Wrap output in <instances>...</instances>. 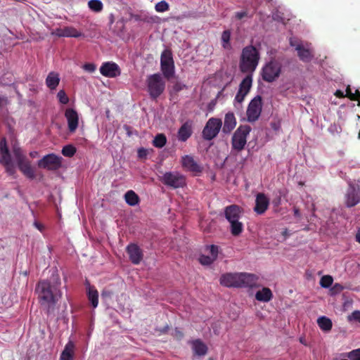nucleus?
Wrapping results in <instances>:
<instances>
[{
  "label": "nucleus",
  "instance_id": "1",
  "mask_svg": "<svg viewBox=\"0 0 360 360\" xmlns=\"http://www.w3.org/2000/svg\"><path fill=\"white\" fill-rule=\"evenodd\" d=\"M60 281L56 278L53 281L42 280L36 285L35 292L37 294L40 305L48 314L53 313L56 305L61 298Z\"/></svg>",
  "mask_w": 360,
  "mask_h": 360
},
{
  "label": "nucleus",
  "instance_id": "2",
  "mask_svg": "<svg viewBox=\"0 0 360 360\" xmlns=\"http://www.w3.org/2000/svg\"><path fill=\"white\" fill-rule=\"evenodd\" d=\"M259 59V52L254 46L249 45L244 47L240 58V70L252 75L257 69Z\"/></svg>",
  "mask_w": 360,
  "mask_h": 360
},
{
  "label": "nucleus",
  "instance_id": "3",
  "mask_svg": "<svg viewBox=\"0 0 360 360\" xmlns=\"http://www.w3.org/2000/svg\"><path fill=\"white\" fill-rule=\"evenodd\" d=\"M283 65L280 58L271 57L262 66L260 75L262 79L268 83L276 82L281 75Z\"/></svg>",
  "mask_w": 360,
  "mask_h": 360
},
{
  "label": "nucleus",
  "instance_id": "4",
  "mask_svg": "<svg viewBox=\"0 0 360 360\" xmlns=\"http://www.w3.org/2000/svg\"><path fill=\"white\" fill-rule=\"evenodd\" d=\"M242 209L236 205L224 208V217L230 224V231L234 236H239L243 231V224L239 220L242 215Z\"/></svg>",
  "mask_w": 360,
  "mask_h": 360
},
{
  "label": "nucleus",
  "instance_id": "5",
  "mask_svg": "<svg viewBox=\"0 0 360 360\" xmlns=\"http://www.w3.org/2000/svg\"><path fill=\"white\" fill-rule=\"evenodd\" d=\"M146 85L150 97L158 98L165 89V81L160 73L150 75L146 79Z\"/></svg>",
  "mask_w": 360,
  "mask_h": 360
},
{
  "label": "nucleus",
  "instance_id": "6",
  "mask_svg": "<svg viewBox=\"0 0 360 360\" xmlns=\"http://www.w3.org/2000/svg\"><path fill=\"white\" fill-rule=\"evenodd\" d=\"M251 131L249 125H240L233 133L231 138L232 148L238 152L244 149L247 143V138Z\"/></svg>",
  "mask_w": 360,
  "mask_h": 360
},
{
  "label": "nucleus",
  "instance_id": "7",
  "mask_svg": "<svg viewBox=\"0 0 360 360\" xmlns=\"http://www.w3.org/2000/svg\"><path fill=\"white\" fill-rule=\"evenodd\" d=\"M160 70L164 77L169 79L174 76L175 65L170 50L165 49L160 56Z\"/></svg>",
  "mask_w": 360,
  "mask_h": 360
},
{
  "label": "nucleus",
  "instance_id": "8",
  "mask_svg": "<svg viewBox=\"0 0 360 360\" xmlns=\"http://www.w3.org/2000/svg\"><path fill=\"white\" fill-rule=\"evenodd\" d=\"M160 181L165 186L173 188H183L186 184L185 176L176 171L165 172L160 178Z\"/></svg>",
  "mask_w": 360,
  "mask_h": 360
},
{
  "label": "nucleus",
  "instance_id": "9",
  "mask_svg": "<svg viewBox=\"0 0 360 360\" xmlns=\"http://www.w3.org/2000/svg\"><path fill=\"white\" fill-rule=\"evenodd\" d=\"M262 110V99L261 96L254 97L248 104L246 110L245 120L249 122H255L259 118Z\"/></svg>",
  "mask_w": 360,
  "mask_h": 360
},
{
  "label": "nucleus",
  "instance_id": "10",
  "mask_svg": "<svg viewBox=\"0 0 360 360\" xmlns=\"http://www.w3.org/2000/svg\"><path fill=\"white\" fill-rule=\"evenodd\" d=\"M222 127L221 120L216 117L210 118L205 124L202 131V138L206 141H211L219 134Z\"/></svg>",
  "mask_w": 360,
  "mask_h": 360
},
{
  "label": "nucleus",
  "instance_id": "11",
  "mask_svg": "<svg viewBox=\"0 0 360 360\" xmlns=\"http://www.w3.org/2000/svg\"><path fill=\"white\" fill-rule=\"evenodd\" d=\"M290 45L295 47L297 52L300 59L305 63L309 62L314 57L313 49L310 44L308 43H298L293 39H290Z\"/></svg>",
  "mask_w": 360,
  "mask_h": 360
},
{
  "label": "nucleus",
  "instance_id": "12",
  "mask_svg": "<svg viewBox=\"0 0 360 360\" xmlns=\"http://www.w3.org/2000/svg\"><path fill=\"white\" fill-rule=\"evenodd\" d=\"M62 160L60 156L50 153L38 161V166L48 170H57L62 166Z\"/></svg>",
  "mask_w": 360,
  "mask_h": 360
},
{
  "label": "nucleus",
  "instance_id": "13",
  "mask_svg": "<svg viewBox=\"0 0 360 360\" xmlns=\"http://www.w3.org/2000/svg\"><path fill=\"white\" fill-rule=\"evenodd\" d=\"M0 162L5 165L6 172L10 175H13L15 173V169L11 161L5 138L2 139L0 141Z\"/></svg>",
  "mask_w": 360,
  "mask_h": 360
},
{
  "label": "nucleus",
  "instance_id": "14",
  "mask_svg": "<svg viewBox=\"0 0 360 360\" xmlns=\"http://www.w3.org/2000/svg\"><path fill=\"white\" fill-rule=\"evenodd\" d=\"M360 202V181L349 184L346 194V205L348 207H353Z\"/></svg>",
  "mask_w": 360,
  "mask_h": 360
},
{
  "label": "nucleus",
  "instance_id": "15",
  "mask_svg": "<svg viewBox=\"0 0 360 360\" xmlns=\"http://www.w3.org/2000/svg\"><path fill=\"white\" fill-rule=\"evenodd\" d=\"M252 84V75H248L240 82L238 91L235 96L234 101L243 102L245 96L249 93Z\"/></svg>",
  "mask_w": 360,
  "mask_h": 360
},
{
  "label": "nucleus",
  "instance_id": "16",
  "mask_svg": "<svg viewBox=\"0 0 360 360\" xmlns=\"http://www.w3.org/2000/svg\"><path fill=\"white\" fill-rule=\"evenodd\" d=\"M101 74L106 77L114 78L120 76L121 70L117 64L114 62H105L100 68Z\"/></svg>",
  "mask_w": 360,
  "mask_h": 360
},
{
  "label": "nucleus",
  "instance_id": "17",
  "mask_svg": "<svg viewBox=\"0 0 360 360\" xmlns=\"http://www.w3.org/2000/svg\"><path fill=\"white\" fill-rule=\"evenodd\" d=\"M65 117L68 122L69 131L74 133L79 125V115L77 112L72 108H68L65 111Z\"/></svg>",
  "mask_w": 360,
  "mask_h": 360
},
{
  "label": "nucleus",
  "instance_id": "18",
  "mask_svg": "<svg viewBox=\"0 0 360 360\" xmlns=\"http://www.w3.org/2000/svg\"><path fill=\"white\" fill-rule=\"evenodd\" d=\"M126 251L132 264H139L143 259V254L139 246L135 243H130L126 248Z\"/></svg>",
  "mask_w": 360,
  "mask_h": 360
},
{
  "label": "nucleus",
  "instance_id": "19",
  "mask_svg": "<svg viewBox=\"0 0 360 360\" xmlns=\"http://www.w3.org/2000/svg\"><path fill=\"white\" fill-rule=\"evenodd\" d=\"M258 276L250 273H239L238 288H255L258 283Z\"/></svg>",
  "mask_w": 360,
  "mask_h": 360
},
{
  "label": "nucleus",
  "instance_id": "20",
  "mask_svg": "<svg viewBox=\"0 0 360 360\" xmlns=\"http://www.w3.org/2000/svg\"><path fill=\"white\" fill-rule=\"evenodd\" d=\"M193 122L191 120H186L179 127L177 131V139L180 142H186L193 134Z\"/></svg>",
  "mask_w": 360,
  "mask_h": 360
},
{
  "label": "nucleus",
  "instance_id": "21",
  "mask_svg": "<svg viewBox=\"0 0 360 360\" xmlns=\"http://www.w3.org/2000/svg\"><path fill=\"white\" fill-rule=\"evenodd\" d=\"M181 165L184 169L193 173H200L202 167L194 160L193 157L189 155H186L181 157Z\"/></svg>",
  "mask_w": 360,
  "mask_h": 360
},
{
  "label": "nucleus",
  "instance_id": "22",
  "mask_svg": "<svg viewBox=\"0 0 360 360\" xmlns=\"http://www.w3.org/2000/svg\"><path fill=\"white\" fill-rule=\"evenodd\" d=\"M269 198L262 193H257L256 195L255 206L254 207V211L257 214H262L266 211V210L269 207Z\"/></svg>",
  "mask_w": 360,
  "mask_h": 360
},
{
  "label": "nucleus",
  "instance_id": "23",
  "mask_svg": "<svg viewBox=\"0 0 360 360\" xmlns=\"http://www.w3.org/2000/svg\"><path fill=\"white\" fill-rule=\"evenodd\" d=\"M239 273H228L220 277L221 285L228 288H238Z\"/></svg>",
  "mask_w": 360,
  "mask_h": 360
},
{
  "label": "nucleus",
  "instance_id": "24",
  "mask_svg": "<svg viewBox=\"0 0 360 360\" xmlns=\"http://www.w3.org/2000/svg\"><path fill=\"white\" fill-rule=\"evenodd\" d=\"M53 34L59 37H75L77 38L82 36V33L73 27H65L55 30Z\"/></svg>",
  "mask_w": 360,
  "mask_h": 360
},
{
  "label": "nucleus",
  "instance_id": "25",
  "mask_svg": "<svg viewBox=\"0 0 360 360\" xmlns=\"http://www.w3.org/2000/svg\"><path fill=\"white\" fill-rule=\"evenodd\" d=\"M237 122L233 112H228L224 116L222 131L229 134L236 126Z\"/></svg>",
  "mask_w": 360,
  "mask_h": 360
},
{
  "label": "nucleus",
  "instance_id": "26",
  "mask_svg": "<svg viewBox=\"0 0 360 360\" xmlns=\"http://www.w3.org/2000/svg\"><path fill=\"white\" fill-rule=\"evenodd\" d=\"M194 354L197 356H205L207 352V347L200 340L197 339L191 342Z\"/></svg>",
  "mask_w": 360,
  "mask_h": 360
},
{
  "label": "nucleus",
  "instance_id": "27",
  "mask_svg": "<svg viewBox=\"0 0 360 360\" xmlns=\"http://www.w3.org/2000/svg\"><path fill=\"white\" fill-rule=\"evenodd\" d=\"M20 170L23 173L25 176L30 179H33L35 178V172L34 169L30 165V161L27 160L25 162L20 163L18 165Z\"/></svg>",
  "mask_w": 360,
  "mask_h": 360
},
{
  "label": "nucleus",
  "instance_id": "28",
  "mask_svg": "<svg viewBox=\"0 0 360 360\" xmlns=\"http://www.w3.org/2000/svg\"><path fill=\"white\" fill-rule=\"evenodd\" d=\"M60 82L59 75L56 72H51L46 77V84L51 90L56 89Z\"/></svg>",
  "mask_w": 360,
  "mask_h": 360
},
{
  "label": "nucleus",
  "instance_id": "29",
  "mask_svg": "<svg viewBox=\"0 0 360 360\" xmlns=\"http://www.w3.org/2000/svg\"><path fill=\"white\" fill-rule=\"evenodd\" d=\"M75 344L72 341H69L65 346L62 352L60 360H73Z\"/></svg>",
  "mask_w": 360,
  "mask_h": 360
},
{
  "label": "nucleus",
  "instance_id": "30",
  "mask_svg": "<svg viewBox=\"0 0 360 360\" xmlns=\"http://www.w3.org/2000/svg\"><path fill=\"white\" fill-rule=\"evenodd\" d=\"M273 297L271 290L269 288H263L261 290H259L255 294V298L257 300L263 302H267L270 301Z\"/></svg>",
  "mask_w": 360,
  "mask_h": 360
},
{
  "label": "nucleus",
  "instance_id": "31",
  "mask_svg": "<svg viewBox=\"0 0 360 360\" xmlns=\"http://www.w3.org/2000/svg\"><path fill=\"white\" fill-rule=\"evenodd\" d=\"M317 324L324 332H329L333 326L332 321L325 316H320L317 319Z\"/></svg>",
  "mask_w": 360,
  "mask_h": 360
},
{
  "label": "nucleus",
  "instance_id": "32",
  "mask_svg": "<svg viewBox=\"0 0 360 360\" xmlns=\"http://www.w3.org/2000/svg\"><path fill=\"white\" fill-rule=\"evenodd\" d=\"M124 200L129 205L135 206L139 203V198L134 191L130 190L124 194Z\"/></svg>",
  "mask_w": 360,
  "mask_h": 360
},
{
  "label": "nucleus",
  "instance_id": "33",
  "mask_svg": "<svg viewBox=\"0 0 360 360\" xmlns=\"http://www.w3.org/2000/svg\"><path fill=\"white\" fill-rule=\"evenodd\" d=\"M355 94H353L352 92V90L350 89L349 86H348L346 89V94H345V93L341 91V90H337L336 92L335 93V95L337 96V97H339V98H342L344 96H348L352 100H355V99H358L359 100L360 99V94L358 91V90H356L355 91Z\"/></svg>",
  "mask_w": 360,
  "mask_h": 360
},
{
  "label": "nucleus",
  "instance_id": "34",
  "mask_svg": "<svg viewBox=\"0 0 360 360\" xmlns=\"http://www.w3.org/2000/svg\"><path fill=\"white\" fill-rule=\"evenodd\" d=\"M231 31L229 30H224L221 37V46L225 50H231V45L230 43L231 40Z\"/></svg>",
  "mask_w": 360,
  "mask_h": 360
},
{
  "label": "nucleus",
  "instance_id": "35",
  "mask_svg": "<svg viewBox=\"0 0 360 360\" xmlns=\"http://www.w3.org/2000/svg\"><path fill=\"white\" fill-rule=\"evenodd\" d=\"M13 153L18 165L27 160L22 149L18 144H14L13 146Z\"/></svg>",
  "mask_w": 360,
  "mask_h": 360
},
{
  "label": "nucleus",
  "instance_id": "36",
  "mask_svg": "<svg viewBox=\"0 0 360 360\" xmlns=\"http://www.w3.org/2000/svg\"><path fill=\"white\" fill-rule=\"evenodd\" d=\"M167 143V137L164 134H158L153 141V144L155 148H162Z\"/></svg>",
  "mask_w": 360,
  "mask_h": 360
},
{
  "label": "nucleus",
  "instance_id": "37",
  "mask_svg": "<svg viewBox=\"0 0 360 360\" xmlns=\"http://www.w3.org/2000/svg\"><path fill=\"white\" fill-rule=\"evenodd\" d=\"M87 296L93 308H96L98 304V292L96 289L87 292Z\"/></svg>",
  "mask_w": 360,
  "mask_h": 360
},
{
  "label": "nucleus",
  "instance_id": "38",
  "mask_svg": "<svg viewBox=\"0 0 360 360\" xmlns=\"http://www.w3.org/2000/svg\"><path fill=\"white\" fill-rule=\"evenodd\" d=\"M89 8L96 13L101 12L103 10V5L101 0H90L88 2Z\"/></svg>",
  "mask_w": 360,
  "mask_h": 360
},
{
  "label": "nucleus",
  "instance_id": "39",
  "mask_svg": "<svg viewBox=\"0 0 360 360\" xmlns=\"http://www.w3.org/2000/svg\"><path fill=\"white\" fill-rule=\"evenodd\" d=\"M233 106L236 114L240 117V120H245V116L244 114L243 102H237L233 100Z\"/></svg>",
  "mask_w": 360,
  "mask_h": 360
},
{
  "label": "nucleus",
  "instance_id": "40",
  "mask_svg": "<svg viewBox=\"0 0 360 360\" xmlns=\"http://www.w3.org/2000/svg\"><path fill=\"white\" fill-rule=\"evenodd\" d=\"M76 153V148L72 145H66L62 149V154L65 157L71 158Z\"/></svg>",
  "mask_w": 360,
  "mask_h": 360
},
{
  "label": "nucleus",
  "instance_id": "41",
  "mask_svg": "<svg viewBox=\"0 0 360 360\" xmlns=\"http://www.w3.org/2000/svg\"><path fill=\"white\" fill-rule=\"evenodd\" d=\"M333 281L331 276H323L320 280V285L323 288H328L333 284Z\"/></svg>",
  "mask_w": 360,
  "mask_h": 360
},
{
  "label": "nucleus",
  "instance_id": "42",
  "mask_svg": "<svg viewBox=\"0 0 360 360\" xmlns=\"http://www.w3.org/2000/svg\"><path fill=\"white\" fill-rule=\"evenodd\" d=\"M233 18L236 20H243L244 21H245V19L251 18L252 15H249V13L246 11H238V12L235 13Z\"/></svg>",
  "mask_w": 360,
  "mask_h": 360
},
{
  "label": "nucleus",
  "instance_id": "43",
  "mask_svg": "<svg viewBox=\"0 0 360 360\" xmlns=\"http://www.w3.org/2000/svg\"><path fill=\"white\" fill-rule=\"evenodd\" d=\"M155 8L158 12H165L169 9V4L165 1H161L155 4Z\"/></svg>",
  "mask_w": 360,
  "mask_h": 360
},
{
  "label": "nucleus",
  "instance_id": "44",
  "mask_svg": "<svg viewBox=\"0 0 360 360\" xmlns=\"http://www.w3.org/2000/svg\"><path fill=\"white\" fill-rule=\"evenodd\" d=\"M57 98L58 99V101L62 104H68L69 102V98L64 90H60L58 92Z\"/></svg>",
  "mask_w": 360,
  "mask_h": 360
},
{
  "label": "nucleus",
  "instance_id": "45",
  "mask_svg": "<svg viewBox=\"0 0 360 360\" xmlns=\"http://www.w3.org/2000/svg\"><path fill=\"white\" fill-rule=\"evenodd\" d=\"M207 250L210 252V257L213 258L214 260H216L219 253V247L215 245H211L207 246Z\"/></svg>",
  "mask_w": 360,
  "mask_h": 360
},
{
  "label": "nucleus",
  "instance_id": "46",
  "mask_svg": "<svg viewBox=\"0 0 360 360\" xmlns=\"http://www.w3.org/2000/svg\"><path fill=\"white\" fill-rule=\"evenodd\" d=\"M214 260L209 255H201L199 258V262L202 265H210L213 263Z\"/></svg>",
  "mask_w": 360,
  "mask_h": 360
},
{
  "label": "nucleus",
  "instance_id": "47",
  "mask_svg": "<svg viewBox=\"0 0 360 360\" xmlns=\"http://www.w3.org/2000/svg\"><path fill=\"white\" fill-rule=\"evenodd\" d=\"M347 356L350 360H360V348L351 351Z\"/></svg>",
  "mask_w": 360,
  "mask_h": 360
},
{
  "label": "nucleus",
  "instance_id": "48",
  "mask_svg": "<svg viewBox=\"0 0 360 360\" xmlns=\"http://www.w3.org/2000/svg\"><path fill=\"white\" fill-rule=\"evenodd\" d=\"M173 91L179 92L186 88V85L180 82H176L173 85Z\"/></svg>",
  "mask_w": 360,
  "mask_h": 360
},
{
  "label": "nucleus",
  "instance_id": "49",
  "mask_svg": "<svg viewBox=\"0 0 360 360\" xmlns=\"http://www.w3.org/2000/svg\"><path fill=\"white\" fill-rule=\"evenodd\" d=\"M83 69L85 71L91 73V72H94L96 70V66L94 63H85L83 65Z\"/></svg>",
  "mask_w": 360,
  "mask_h": 360
},
{
  "label": "nucleus",
  "instance_id": "50",
  "mask_svg": "<svg viewBox=\"0 0 360 360\" xmlns=\"http://www.w3.org/2000/svg\"><path fill=\"white\" fill-rule=\"evenodd\" d=\"M349 320L356 321L360 323V311H354L349 316Z\"/></svg>",
  "mask_w": 360,
  "mask_h": 360
},
{
  "label": "nucleus",
  "instance_id": "51",
  "mask_svg": "<svg viewBox=\"0 0 360 360\" xmlns=\"http://www.w3.org/2000/svg\"><path fill=\"white\" fill-rule=\"evenodd\" d=\"M344 290V287L340 283H335L333 285L331 290L333 291L334 293H339Z\"/></svg>",
  "mask_w": 360,
  "mask_h": 360
},
{
  "label": "nucleus",
  "instance_id": "52",
  "mask_svg": "<svg viewBox=\"0 0 360 360\" xmlns=\"http://www.w3.org/2000/svg\"><path fill=\"white\" fill-rule=\"evenodd\" d=\"M84 285H85V287H86V292L90 291L91 290L96 289L95 287L91 285V284H90V283H89V281L88 280L85 281Z\"/></svg>",
  "mask_w": 360,
  "mask_h": 360
},
{
  "label": "nucleus",
  "instance_id": "53",
  "mask_svg": "<svg viewBox=\"0 0 360 360\" xmlns=\"http://www.w3.org/2000/svg\"><path fill=\"white\" fill-rule=\"evenodd\" d=\"M34 226L35 228H37L39 231L42 232L44 229V226L39 223L38 221H35L34 222Z\"/></svg>",
  "mask_w": 360,
  "mask_h": 360
},
{
  "label": "nucleus",
  "instance_id": "54",
  "mask_svg": "<svg viewBox=\"0 0 360 360\" xmlns=\"http://www.w3.org/2000/svg\"><path fill=\"white\" fill-rule=\"evenodd\" d=\"M293 212H294V215H295V217H300V215H301V214H300V210H299V209H298V208H297V207H294V208H293Z\"/></svg>",
  "mask_w": 360,
  "mask_h": 360
},
{
  "label": "nucleus",
  "instance_id": "55",
  "mask_svg": "<svg viewBox=\"0 0 360 360\" xmlns=\"http://www.w3.org/2000/svg\"><path fill=\"white\" fill-rule=\"evenodd\" d=\"M175 336H176L177 338L181 339V338H182V337H183V333H182L180 330H179L176 329V330H175Z\"/></svg>",
  "mask_w": 360,
  "mask_h": 360
},
{
  "label": "nucleus",
  "instance_id": "56",
  "mask_svg": "<svg viewBox=\"0 0 360 360\" xmlns=\"http://www.w3.org/2000/svg\"><path fill=\"white\" fill-rule=\"evenodd\" d=\"M282 235L283 236L284 239H286L290 236V233H289L288 230L287 229H285L283 231Z\"/></svg>",
  "mask_w": 360,
  "mask_h": 360
},
{
  "label": "nucleus",
  "instance_id": "57",
  "mask_svg": "<svg viewBox=\"0 0 360 360\" xmlns=\"http://www.w3.org/2000/svg\"><path fill=\"white\" fill-rule=\"evenodd\" d=\"M356 240L360 243V228L358 229L357 233L356 234Z\"/></svg>",
  "mask_w": 360,
  "mask_h": 360
},
{
  "label": "nucleus",
  "instance_id": "58",
  "mask_svg": "<svg viewBox=\"0 0 360 360\" xmlns=\"http://www.w3.org/2000/svg\"><path fill=\"white\" fill-rule=\"evenodd\" d=\"M7 98L6 97H1L0 96V105H3L4 103H6Z\"/></svg>",
  "mask_w": 360,
  "mask_h": 360
},
{
  "label": "nucleus",
  "instance_id": "59",
  "mask_svg": "<svg viewBox=\"0 0 360 360\" xmlns=\"http://www.w3.org/2000/svg\"><path fill=\"white\" fill-rule=\"evenodd\" d=\"M37 151H32V152H30V155L32 157V158H35L37 155Z\"/></svg>",
  "mask_w": 360,
  "mask_h": 360
},
{
  "label": "nucleus",
  "instance_id": "60",
  "mask_svg": "<svg viewBox=\"0 0 360 360\" xmlns=\"http://www.w3.org/2000/svg\"><path fill=\"white\" fill-rule=\"evenodd\" d=\"M275 53H276V50H274V49H271L269 51H268V53L269 56H271V55L274 54Z\"/></svg>",
  "mask_w": 360,
  "mask_h": 360
},
{
  "label": "nucleus",
  "instance_id": "61",
  "mask_svg": "<svg viewBox=\"0 0 360 360\" xmlns=\"http://www.w3.org/2000/svg\"><path fill=\"white\" fill-rule=\"evenodd\" d=\"M139 156H142V155H143V153H141V150H140L139 151Z\"/></svg>",
  "mask_w": 360,
  "mask_h": 360
},
{
  "label": "nucleus",
  "instance_id": "62",
  "mask_svg": "<svg viewBox=\"0 0 360 360\" xmlns=\"http://www.w3.org/2000/svg\"><path fill=\"white\" fill-rule=\"evenodd\" d=\"M139 156H142V155H143V153H141V150H140L139 151Z\"/></svg>",
  "mask_w": 360,
  "mask_h": 360
},
{
  "label": "nucleus",
  "instance_id": "63",
  "mask_svg": "<svg viewBox=\"0 0 360 360\" xmlns=\"http://www.w3.org/2000/svg\"><path fill=\"white\" fill-rule=\"evenodd\" d=\"M17 1H19V2H24L25 1V0H16Z\"/></svg>",
  "mask_w": 360,
  "mask_h": 360
}]
</instances>
